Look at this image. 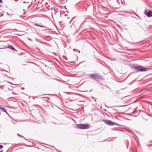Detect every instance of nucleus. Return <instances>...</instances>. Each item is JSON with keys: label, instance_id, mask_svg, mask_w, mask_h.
I'll list each match as a JSON object with an SVG mask.
<instances>
[{"label": "nucleus", "instance_id": "obj_1", "mask_svg": "<svg viewBox=\"0 0 152 152\" xmlns=\"http://www.w3.org/2000/svg\"><path fill=\"white\" fill-rule=\"evenodd\" d=\"M89 77H91V79L95 80H103L104 79L102 76L97 73H94L89 74Z\"/></svg>", "mask_w": 152, "mask_h": 152}, {"label": "nucleus", "instance_id": "obj_22", "mask_svg": "<svg viewBox=\"0 0 152 152\" xmlns=\"http://www.w3.org/2000/svg\"><path fill=\"white\" fill-rule=\"evenodd\" d=\"M38 97V96H35V98H37Z\"/></svg>", "mask_w": 152, "mask_h": 152}, {"label": "nucleus", "instance_id": "obj_18", "mask_svg": "<svg viewBox=\"0 0 152 152\" xmlns=\"http://www.w3.org/2000/svg\"><path fill=\"white\" fill-rule=\"evenodd\" d=\"M74 18H73V19L71 20V22H72Z\"/></svg>", "mask_w": 152, "mask_h": 152}, {"label": "nucleus", "instance_id": "obj_27", "mask_svg": "<svg viewBox=\"0 0 152 152\" xmlns=\"http://www.w3.org/2000/svg\"><path fill=\"white\" fill-rule=\"evenodd\" d=\"M70 86H69V88H70Z\"/></svg>", "mask_w": 152, "mask_h": 152}, {"label": "nucleus", "instance_id": "obj_6", "mask_svg": "<svg viewBox=\"0 0 152 152\" xmlns=\"http://www.w3.org/2000/svg\"><path fill=\"white\" fill-rule=\"evenodd\" d=\"M147 16L148 17H151L152 16V11L151 10L148 12L146 14Z\"/></svg>", "mask_w": 152, "mask_h": 152}, {"label": "nucleus", "instance_id": "obj_13", "mask_svg": "<svg viewBox=\"0 0 152 152\" xmlns=\"http://www.w3.org/2000/svg\"><path fill=\"white\" fill-rule=\"evenodd\" d=\"M3 147V146L2 145H0V149H2Z\"/></svg>", "mask_w": 152, "mask_h": 152}, {"label": "nucleus", "instance_id": "obj_23", "mask_svg": "<svg viewBox=\"0 0 152 152\" xmlns=\"http://www.w3.org/2000/svg\"><path fill=\"white\" fill-rule=\"evenodd\" d=\"M1 2H2V0H0V3Z\"/></svg>", "mask_w": 152, "mask_h": 152}, {"label": "nucleus", "instance_id": "obj_2", "mask_svg": "<svg viewBox=\"0 0 152 152\" xmlns=\"http://www.w3.org/2000/svg\"><path fill=\"white\" fill-rule=\"evenodd\" d=\"M133 67L135 69L140 72H146L147 71V69L146 68L140 65H134Z\"/></svg>", "mask_w": 152, "mask_h": 152}, {"label": "nucleus", "instance_id": "obj_16", "mask_svg": "<svg viewBox=\"0 0 152 152\" xmlns=\"http://www.w3.org/2000/svg\"><path fill=\"white\" fill-rule=\"evenodd\" d=\"M44 95H51V94H44Z\"/></svg>", "mask_w": 152, "mask_h": 152}, {"label": "nucleus", "instance_id": "obj_28", "mask_svg": "<svg viewBox=\"0 0 152 152\" xmlns=\"http://www.w3.org/2000/svg\"><path fill=\"white\" fill-rule=\"evenodd\" d=\"M129 99V98H128V99Z\"/></svg>", "mask_w": 152, "mask_h": 152}, {"label": "nucleus", "instance_id": "obj_20", "mask_svg": "<svg viewBox=\"0 0 152 152\" xmlns=\"http://www.w3.org/2000/svg\"><path fill=\"white\" fill-rule=\"evenodd\" d=\"M41 98H46V97H42Z\"/></svg>", "mask_w": 152, "mask_h": 152}, {"label": "nucleus", "instance_id": "obj_26", "mask_svg": "<svg viewBox=\"0 0 152 152\" xmlns=\"http://www.w3.org/2000/svg\"><path fill=\"white\" fill-rule=\"evenodd\" d=\"M151 105H152V104H151V103H149Z\"/></svg>", "mask_w": 152, "mask_h": 152}, {"label": "nucleus", "instance_id": "obj_4", "mask_svg": "<svg viewBox=\"0 0 152 152\" xmlns=\"http://www.w3.org/2000/svg\"><path fill=\"white\" fill-rule=\"evenodd\" d=\"M102 121L103 122H105V124H108L109 126H113L115 124L117 125H119L117 124H115V123L113 122L110 120L103 119Z\"/></svg>", "mask_w": 152, "mask_h": 152}, {"label": "nucleus", "instance_id": "obj_15", "mask_svg": "<svg viewBox=\"0 0 152 152\" xmlns=\"http://www.w3.org/2000/svg\"><path fill=\"white\" fill-rule=\"evenodd\" d=\"M17 135H18V136H19V137H23V136H22L21 135H20L19 134H17Z\"/></svg>", "mask_w": 152, "mask_h": 152}, {"label": "nucleus", "instance_id": "obj_25", "mask_svg": "<svg viewBox=\"0 0 152 152\" xmlns=\"http://www.w3.org/2000/svg\"><path fill=\"white\" fill-rule=\"evenodd\" d=\"M24 139H25V140H27V139H26V138H24Z\"/></svg>", "mask_w": 152, "mask_h": 152}, {"label": "nucleus", "instance_id": "obj_9", "mask_svg": "<svg viewBox=\"0 0 152 152\" xmlns=\"http://www.w3.org/2000/svg\"><path fill=\"white\" fill-rule=\"evenodd\" d=\"M9 48L13 50H16L14 47L12 45L9 46Z\"/></svg>", "mask_w": 152, "mask_h": 152}, {"label": "nucleus", "instance_id": "obj_29", "mask_svg": "<svg viewBox=\"0 0 152 152\" xmlns=\"http://www.w3.org/2000/svg\"><path fill=\"white\" fill-rule=\"evenodd\" d=\"M94 101H96V100H94Z\"/></svg>", "mask_w": 152, "mask_h": 152}, {"label": "nucleus", "instance_id": "obj_7", "mask_svg": "<svg viewBox=\"0 0 152 152\" xmlns=\"http://www.w3.org/2000/svg\"><path fill=\"white\" fill-rule=\"evenodd\" d=\"M0 109L2 111L6 113V109L4 108L0 104Z\"/></svg>", "mask_w": 152, "mask_h": 152}, {"label": "nucleus", "instance_id": "obj_21", "mask_svg": "<svg viewBox=\"0 0 152 152\" xmlns=\"http://www.w3.org/2000/svg\"><path fill=\"white\" fill-rule=\"evenodd\" d=\"M3 151V150H1V151H0V152H2Z\"/></svg>", "mask_w": 152, "mask_h": 152}, {"label": "nucleus", "instance_id": "obj_14", "mask_svg": "<svg viewBox=\"0 0 152 152\" xmlns=\"http://www.w3.org/2000/svg\"><path fill=\"white\" fill-rule=\"evenodd\" d=\"M73 88H74L72 89L73 90H75V88H78V87H73Z\"/></svg>", "mask_w": 152, "mask_h": 152}, {"label": "nucleus", "instance_id": "obj_10", "mask_svg": "<svg viewBox=\"0 0 152 152\" xmlns=\"http://www.w3.org/2000/svg\"><path fill=\"white\" fill-rule=\"evenodd\" d=\"M12 86H10V87L7 88V89L6 90V91H7L9 90H12Z\"/></svg>", "mask_w": 152, "mask_h": 152}, {"label": "nucleus", "instance_id": "obj_24", "mask_svg": "<svg viewBox=\"0 0 152 152\" xmlns=\"http://www.w3.org/2000/svg\"><path fill=\"white\" fill-rule=\"evenodd\" d=\"M140 111H143L142 110H140Z\"/></svg>", "mask_w": 152, "mask_h": 152}, {"label": "nucleus", "instance_id": "obj_17", "mask_svg": "<svg viewBox=\"0 0 152 152\" xmlns=\"http://www.w3.org/2000/svg\"><path fill=\"white\" fill-rule=\"evenodd\" d=\"M24 88H21V89L22 90H24Z\"/></svg>", "mask_w": 152, "mask_h": 152}, {"label": "nucleus", "instance_id": "obj_12", "mask_svg": "<svg viewBox=\"0 0 152 152\" xmlns=\"http://www.w3.org/2000/svg\"><path fill=\"white\" fill-rule=\"evenodd\" d=\"M34 106L36 107H38L40 108H41L39 105L37 104H35L34 105Z\"/></svg>", "mask_w": 152, "mask_h": 152}, {"label": "nucleus", "instance_id": "obj_5", "mask_svg": "<svg viewBox=\"0 0 152 152\" xmlns=\"http://www.w3.org/2000/svg\"><path fill=\"white\" fill-rule=\"evenodd\" d=\"M119 93L118 92H117V93L115 94V95L116 96L118 97V98H121V99H123V98L127 97H128V96H124L123 95H122V94H121V95H119Z\"/></svg>", "mask_w": 152, "mask_h": 152}, {"label": "nucleus", "instance_id": "obj_19", "mask_svg": "<svg viewBox=\"0 0 152 152\" xmlns=\"http://www.w3.org/2000/svg\"><path fill=\"white\" fill-rule=\"evenodd\" d=\"M125 106H120V107H125Z\"/></svg>", "mask_w": 152, "mask_h": 152}, {"label": "nucleus", "instance_id": "obj_11", "mask_svg": "<svg viewBox=\"0 0 152 152\" xmlns=\"http://www.w3.org/2000/svg\"><path fill=\"white\" fill-rule=\"evenodd\" d=\"M34 25L35 26H39V27H44V26H42L38 25V24H36V23L34 24Z\"/></svg>", "mask_w": 152, "mask_h": 152}, {"label": "nucleus", "instance_id": "obj_8", "mask_svg": "<svg viewBox=\"0 0 152 152\" xmlns=\"http://www.w3.org/2000/svg\"><path fill=\"white\" fill-rule=\"evenodd\" d=\"M104 88L105 89L107 90L108 91H110L111 90L110 88L108 87V86H105V88Z\"/></svg>", "mask_w": 152, "mask_h": 152}, {"label": "nucleus", "instance_id": "obj_3", "mask_svg": "<svg viewBox=\"0 0 152 152\" xmlns=\"http://www.w3.org/2000/svg\"><path fill=\"white\" fill-rule=\"evenodd\" d=\"M90 125L88 124H80L77 126V127L80 129H86L89 128Z\"/></svg>", "mask_w": 152, "mask_h": 152}]
</instances>
